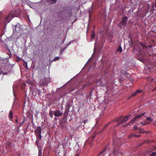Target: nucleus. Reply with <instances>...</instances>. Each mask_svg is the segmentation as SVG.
Returning a JSON list of instances; mask_svg holds the SVG:
<instances>
[{"label":"nucleus","mask_w":156,"mask_h":156,"mask_svg":"<svg viewBox=\"0 0 156 156\" xmlns=\"http://www.w3.org/2000/svg\"><path fill=\"white\" fill-rule=\"evenodd\" d=\"M21 30V28L20 27V25L19 24H17L16 25L15 27V29H13V31L15 32V31L18 33L20 32Z\"/></svg>","instance_id":"7"},{"label":"nucleus","mask_w":156,"mask_h":156,"mask_svg":"<svg viewBox=\"0 0 156 156\" xmlns=\"http://www.w3.org/2000/svg\"><path fill=\"white\" fill-rule=\"evenodd\" d=\"M54 114V111H51L49 112V115L51 118L53 117V114Z\"/></svg>","instance_id":"15"},{"label":"nucleus","mask_w":156,"mask_h":156,"mask_svg":"<svg viewBox=\"0 0 156 156\" xmlns=\"http://www.w3.org/2000/svg\"><path fill=\"white\" fill-rule=\"evenodd\" d=\"M54 58H57V59H58V58H59V57H55Z\"/></svg>","instance_id":"37"},{"label":"nucleus","mask_w":156,"mask_h":156,"mask_svg":"<svg viewBox=\"0 0 156 156\" xmlns=\"http://www.w3.org/2000/svg\"><path fill=\"white\" fill-rule=\"evenodd\" d=\"M38 138H37V139L36 140L35 143H36V144L38 146V147H39L38 145H39V141H38Z\"/></svg>","instance_id":"23"},{"label":"nucleus","mask_w":156,"mask_h":156,"mask_svg":"<svg viewBox=\"0 0 156 156\" xmlns=\"http://www.w3.org/2000/svg\"><path fill=\"white\" fill-rule=\"evenodd\" d=\"M136 119L135 118V117L133 119H132L131 120V121L129 122L128 124V125H129V124L131 123L132 124H133L134 122L136 120Z\"/></svg>","instance_id":"14"},{"label":"nucleus","mask_w":156,"mask_h":156,"mask_svg":"<svg viewBox=\"0 0 156 156\" xmlns=\"http://www.w3.org/2000/svg\"><path fill=\"white\" fill-rule=\"evenodd\" d=\"M140 123L142 125H145L146 124L145 122L144 123V122H141Z\"/></svg>","instance_id":"27"},{"label":"nucleus","mask_w":156,"mask_h":156,"mask_svg":"<svg viewBox=\"0 0 156 156\" xmlns=\"http://www.w3.org/2000/svg\"><path fill=\"white\" fill-rule=\"evenodd\" d=\"M5 59H3V60H2V61L3 62L4 61V60H5Z\"/></svg>","instance_id":"42"},{"label":"nucleus","mask_w":156,"mask_h":156,"mask_svg":"<svg viewBox=\"0 0 156 156\" xmlns=\"http://www.w3.org/2000/svg\"><path fill=\"white\" fill-rule=\"evenodd\" d=\"M137 93L136 92H135L133 94H132L131 95V97H133L135 96H136V95Z\"/></svg>","instance_id":"24"},{"label":"nucleus","mask_w":156,"mask_h":156,"mask_svg":"<svg viewBox=\"0 0 156 156\" xmlns=\"http://www.w3.org/2000/svg\"><path fill=\"white\" fill-rule=\"evenodd\" d=\"M42 150L39 149L38 156H42Z\"/></svg>","instance_id":"19"},{"label":"nucleus","mask_w":156,"mask_h":156,"mask_svg":"<svg viewBox=\"0 0 156 156\" xmlns=\"http://www.w3.org/2000/svg\"><path fill=\"white\" fill-rule=\"evenodd\" d=\"M132 136H134L138 137L139 136V135H136V134H135V135L133 134Z\"/></svg>","instance_id":"31"},{"label":"nucleus","mask_w":156,"mask_h":156,"mask_svg":"<svg viewBox=\"0 0 156 156\" xmlns=\"http://www.w3.org/2000/svg\"><path fill=\"white\" fill-rule=\"evenodd\" d=\"M92 59H89V60L88 61V62H89Z\"/></svg>","instance_id":"41"},{"label":"nucleus","mask_w":156,"mask_h":156,"mask_svg":"<svg viewBox=\"0 0 156 156\" xmlns=\"http://www.w3.org/2000/svg\"><path fill=\"white\" fill-rule=\"evenodd\" d=\"M131 115H128L123 117V116H121L119 118H118L116 121H119L120 120H121L120 122L119 123L117 126H119L120 124H122L124 122H126L128 119H129L131 118Z\"/></svg>","instance_id":"1"},{"label":"nucleus","mask_w":156,"mask_h":156,"mask_svg":"<svg viewBox=\"0 0 156 156\" xmlns=\"http://www.w3.org/2000/svg\"><path fill=\"white\" fill-rule=\"evenodd\" d=\"M140 45L142 46L143 49H147V47L146 46V45L143 43H140Z\"/></svg>","instance_id":"16"},{"label":"nucleus","mask_w":156,"mask_h":156,"mask_svg":"<svg viewBox=\"0 0 156 156\" xmlns=\"http://www.w3.org/2000/svg\"><path fill=\"white\" fill-rule=\"evenodd\" d=\"M1 72H0V75H1Z\"/></svg>","instance_id":"44"},{"label":"nucleus","mask_w":156,"mask_h":156,"mask_svg":"<svg viewBox=\"0 0 156 156\" xmlns=\"http://www.w3.org/2000/svg\"><path fill=\"white\" fill-rule=\"evenodd\" d=\"M54 115L55 116L58 117L61 116L62 113L60 110H57L54 111Z\"/></svg>","instance_id":"6"},{"label":"nucleus","mask_w":156,"mask_h":156,"mask_svg":"<svg viewBox=\"0 0 156 156\" xmlns=\"http://www.w3.org/2000/svg\"><path fill=\"white\" fill-rule=\"evenodd\" d=\"M147 119L148 120L150 121H152V119L150 117H147Z\"/></svg>","instance_id":"25"},{"label":"nucleus","mask_w":156,"mask_h":156,"mask_svg":"<svg viewBox=\"0 0 156 156\" xmlns=\"http://www.w3.org/2000/svg\"><path fill=\"white\" fill-rule=\"evenodd\" d=\"M117 51L119 52H122V48L121 46L120 45L119 46L117 50Z\"/></svg>","instance_id":"17"},{"label":"nucleus","mask_w":156,"mask_h":156,"mask_svg":"<svg viewBox=\"0 0 156 156\" xmlns=\"http://www.w3.org/2000/svg\"><path fill=\"white\" fill-rule=\"evenodd\" d=\"M87 122V120H85L84 122L85 123H86Z\"/></svg>","instance_id":"35"},{"label":"nucleus","mask_w":156,"mask_h":156,"mask_svg":"<svg viewBox=\"0 0 156 156\" xmlns=\"http://www.w3.org/2000/svg\"><path fill=\"white\" fill-rule=\"evenodd\" d=\"M154 6L156 8V0H155V3L154 4Z\"/></svg>","instance_id":"36"},{"label":"nucleus","mask_w":156,"mask_h":156,"mask_svg":"<svg viewBox=\"0 0 156 156\" xmlns=\"http://www.w3.org/2000/svg\"><path fill=\"white\" fill-rule=\"evenodd\" d=\"M58 59H53L52 60H51V62H52L53 61H55L56 60H57Z\"/></svg>","instance_id":"32"},{"label":"nucleus","mask_w":156,"mask_h":156,"mask_svg":"<svg viewBox=\"0 0 156 156\" xmlns=\"http://www.w3.org/2000/svg\"><path fill=\"white\" fill-rule=\"evenodd\" d=\"M143 91V90H138L136 91V93L137 94L138 93H141Z\"/></svg>","instance_id":"22"},{"label":"nucleus","mask_w":156,"mask_h":156,"mask_svg":"<svg viewBox=\"0 0 156 156\" xmlns=\"http://www.w3.org/2000/svg\"><path fill=\"white\" fill-rule=\"evenodd\" d=\"M99 156H110V155L109 152L106 151L105 149L99 153Z\"/></svg>","instance_id":"5"},{"label":"nucleus","mask_w":156,"mask_h":156,"mask_svg":"<svg viewBox=\"0 0 156 156\" xmlns=\"http://www.w3.org/2000/svg\"><path fill=\"white\" fill-rule=\"evenodd\" d=\"M17 58L20 59V58Z\"/></svg>","instance_id":"45"},{"label":"nucleus","mask_w":156,"mask_h":156,"mask_svg":"<svg viewBox=\"0 0 156 156\" xmlns=\"http://www.w3.org/2000/svg\"><path fill=\"white\" fill-rule=\"evenodd\" d=\"M156 155V151L152 152L149 156H155Z\"/></svg>","instance_id":"18"},{"label":"nucleus","mask_w":156,"mask_h":156,"mask_svg":"<svg viewBox=\"0 0 156 156\" xmlns=\"http://www.w3.org/2000/svg\"><path fill=\"white\" fill-rule=\"evenodd\" d=\"M18 119H16L15 120V122L16 123H17L18 122Z\"/></svg>","instance_id":"34"},{"label":"nucleus","mask_w":156,"mask_h":156,"mask_svg":"<svg viewBox=\"0 0 156 156\" xmlns=\"http://www.w3.org/2000/svg\"><path fill=\"white\" fill-rule=\"evenodd\" d=\"M155 89H156V87H155Z\"/></svg>","instance_id":"47"},{"label":"nucleus","mask_w":156,"mask_h":156,"mask_svg":"<svg viewBox=\"0 0 156 156\" xmlns=\"http://www.w3.org/2000/svg\"><path fill=\"white\" fill-rule=\"evenodd\" d=\"M2 74H3V75H5V74L6 75L7 74V73H5V72H3V71H2Z\"/></svg>","instance_id":"30"},{"label":"nucleus","mask_w":156,"mask_h":156,"mask_svg":"<svg viewBox=\"0 0 156 156\" xmlns=\"http://www.w3.org/2000/svg\"><path fill=\"white\" fill-rule=\"evenodd\" d=\"M154 150H156V146L154 147Z\"/></svg>","instance_id":"33"},{"label":"nucleus","mask_w":156,"mask_h":156,"mask_svg":"<svg viewBox=\"0 0 156 156\" xmlns=\"http://www.w3.org/2000/svg\"><path fill=\"white\" fill-rule=\"evenodd\" d=\"M90 59H91V58H92L91 57H90Z\"/></svg>","instance_id":"46"},{"label":"nucleus","mask_w":156,"mask_h":156,"mask_svg":"<svg viewBox=\"0 0 156 156\" xmlns=\"http://www.w3.org/2000/svg\"><path fill=\"white\" fill-rule=\"evenodd\" d=\"M17 59V60H16L17 61H20V60H22L24 62L23 65H24V66H25L26 68H27V62H26L24 60V59Z\"/></svg>","instance_id":"9"},{"label":"nucleus","mask_w":156,"mask_h":156,"mask_svg":"<svg viewBox=\"0 0 156 156\" xmlns=\"http://www.w3.org/2000/svg\"><path fill=\"white\" fill-rule=\"evenodd\" d=\"M51 61H50V63H49V66H51Z\"/></svg>","instance_id":"38"},{"label":"nucleus","mask_w":156,"mask_h":156,"mask_svg":"<svg viewBox=\"0 0 156 156\" xmlns=\"http://www.w3.org/2000/svg\"><path fill=\"white\" fill-rule=\"evenodd\" d=\"M41 128L40 126L37 127L35 128L34 132L37 138H38L40 140L41 139Z\"/></svg>","instance_id":"2"},{"label":"nucleus","mask_w":156,"mask_h":156,"mask_svg":"<svg viewBox=\"0 0 156 156\" xmlns=\"http://www.w3.org/2000/svg\"><path fill=\"white\" fill-rule=\"evenodd\" d=\"M137 51L138 52V55L141 57H144L145 55V53L143 51L140 47H138L136 48Z\"/></svg>","instance_id":"4"},{"label":"nucleus","mask_w":156,"mask_h":156,"mask_svg":"<svg viewBox=\"0 0 156 156\" xmlns=\"http://www.w3.org/2000/svg\"><path fill=\"white\" fill-rule=\"evenodd\" d=\"M128 18V17L126 16H125L123 17L122 18V20L120 22V23H122V25L125 26L127 23Z\"/></svg>","instance_id":"8"},{"label":"nucleus","mask_w":156,"mask_h":156,"mask_svg":"<svg viewBox=\"0 0 156 156\" xmlns=\"http://www.w3.org/2000/svg\"><path fill=\"white\" fill-rule=\"evenodd\" d=\"M138 60H139L140 61L142 62H143V63H144V64H146L145 63V61L147 59H138Z\"/></svg>","instance_id":"21"},{"label":"nucleus","mask_w":156,"mask_h":156,"mask_svg":"<svg viewBox=\"0 0 156 156\" xmlns=\"http://www.w3.org/2000/svg\"><path fill=\"white\" fill-rule=\"evenodd\" d=\"M154 10V9H152V10Z\"/></svg>","instance_id":"43"},{"label":"nucleus","mask_w":156,"mask_h":156,"mask_svg":"<svg viewBox=\"0 0 156 156\" xmlns=\"http://www.w3.org/2000/svg\"><path fill=\"white\" fill-rule=\"evenodd\" d=\"M91 38L92 39H93L94 38L95 36V34L94 32H92V34L91 35Z\"/></svg>","instance_id":"20"},{"label":"nucleus","mask_w":156,"mask_h":156,"mask_svg":"<svg viewBox=\"0 0 156 156\" xmlns=\"http://www.w3.org/2000/svg\"><path fill=\"white\" fill-rule=\"evenodd\" d=\"M93 9L92 7V6H91V7L89 9V16H90L92 14L93 12Z\"/></svg>","instance_id":"10"},{"label":"nucleus","mask_w":156,"mask_h":156,"mask_svg":"<svg viewBox=\"0 0 156 156\" xmlns=\"http://www.w3.org/2000/svg\"><path fill=\"white\" fill-rule=\"evenodd\" d=\"M154 5H152V8H153L154 7Z\"/></svg>","instance_id":"40"},{"label":"nucleus","mask_w":156,"mask_h":156,"mask_svg":"<svg viewBox=\"0 0 156 156\" xmlns=\"http://www.w3.org/2000/svg\"><path fill=\"white\" fill-rule=\"evenodd\" d=\"M57 0H51V1L53 3H55Z\"/></svg>","instance_id":"26"},{"label":"nucleus","mask_w":156,"mask_h":156,"mask_svg":"<svg viewBox=\"0 0 156 156\" xmlns=\"http://www.w3.org/2000/svg\"><path fill=\"white\" fill-rule=\"evenodd\" d=\"M79 156V153H76V154H75V156Z\"/></svg>","instance_id":"29"},{"label":"nucleus","mask_w":156,"mask_h":156,"mask_svg":"<svg viewBox=\"0 0 156 156\" xmlns=\"http://www.w3.org/2000/svg\"><path fill=\"white\" fill-rule=\"evenodd\" d=\"M137 126H134V129H137Z\"/></svg>","instance_id":"28"},{"label":"nucleus","mask_w":156,"mask_h":156,"mask_svg":"<svg viewBox=\"0 0 156 156\" xmlns=\"http://www.w3.org/2000/svg\"><path fill=\"white\" fill-rule=\"evenodd\" d=\"M23 123H24V122H23H23H22V123H21V125H22Z\"/></svg>","instance_id":"39"},{"label":"nucleus","mask_w":156,"mask_h":156,"mask_svg":"<svg viewBox=\"0 0 156 156\" xmlns=\"http://www.w3.org/2000/svg\"><path fill=\"white\" fill-rule=\"evenodd\" d=\"M16 11H15L14 12V14H13L12 11H11L9 14V16H11L12 17H14L16 16Z\"/></svg>","instance_id":"11"},{"label":"nucleus","mask_w":156,"mask_h":156,"mask_svg":"<svg viewBox=\"0 0 156 156\" xmlns=\"http://www.w3.org/2000/svg\"><path fill=\"white\" fill-rule=\"evenodd\" d=\"M50 81V78L44 77L41 79L39 82V84L41 86H44L47 85Z\"/></svg>","instance_id":"3"},{"label":"nucleus","mask_w":156,"mask_h":156,"mask_svg":"<svg viewBox=\"0 0 156 156\" xmlns=\"http://www.w3.org/2000/svg\"><path fill=\"white\" fill-rule=\"evenodd\" d=\"M145 113H142L141 114H140L139 115H136L135 117V118L136 119H137L139 118H140L141 116H142L143 115H144Z\"/></svg>","instance_id":"13"},{"label":"nucleus","mask_w":156,"mask_h":156,"mask_svg":"<svg viewBox=\"0 0 156 156\" xmlns=\"http://www.w3.org/2000/svg\"><path fill=\"white\" fill-rule=\"evenodd\" d=\"M9 117L10 120H12V112L11 111H10L9 112Z\"/></svg>","instance_id":"12"}]
</instances>
